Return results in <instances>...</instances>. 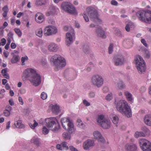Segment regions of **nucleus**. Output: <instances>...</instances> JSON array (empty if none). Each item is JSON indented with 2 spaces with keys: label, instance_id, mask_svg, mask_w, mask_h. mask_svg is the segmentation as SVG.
<instances>
[{
  "label": "nucleus",
  "instance_id": "nucleus-29",
  "mask_svg": "<svg viewBox=\"0 0 151 151\" xmlns=\"http://www.w3.org/2000/svg\"><path fill=\"white\" fill-rule=\"evenodd\" d=\"M93 135L95 139H98L100 137H101L102 135L100 132L96 131L93 132Z\"/></svg>",
  "mask_w": 151,
  "mask_h": 151
},
{
  "label": "nucleus",
  "instance_id": "nucleus-16",
  "mask_svg": "<svg viewBox=\"0 0 151 151\" xmlns=\"http://www.w3.org/2000/svg\"><path fill=\"white\" fill-rule=\"evenodd\" d=\"M74 35V32L73 33L68 32L66 34V44L68 46L72 43Z\"/></svg>",
  "mask_w": 151,
  "mask_h": 151
},
{
  "label": "nucleus",
  "instance_id": "nucleus-18",
  "mask_svg": "<svg viewBox=\"0 0 151 151\" xmlns=\"http://www.w3.org/2000/svg\"><path fill=\"white\" fill-rule=\"evenodd\" d=\"M138 51L140 52H144V56L145 58H148L150 56V53L149 51L143 46H140L138 48Z\"/></svg>",
  "mask_w": 151,
  "mask_h": 151
},
{
  "label": "nucleus",
  "instance_id": "nucleus-58",
  "mask_svg": "<svg viewBox=\"0 0 151 151\" xmlns=\"http://www.w3.org/2000/svg\"><path fill=\"white\" fill-rule=\"evenodd\" d=\"M1 40V45L3 46L5 44L6 42V39L5 38H2Z\"/></svg>",
  "mask_w": 151,
  "mask_h": 151
},
{
  "label": "nucleus",
  "instance_id": "nucleus-12",
  "mask_svg": "<svg viewBox=\"0 0 151 151\" xmlns=\"http://www.w3.org/2000/svg\"><path fill=\"white\" fill-rule=\"evenodd\" d=\"M140 147L143 151H151V143L148 141L141 139L139 140Z\"/></svg>",
  "mask_w": 151,
  "mask_h": 151
},
{
  "label": "nucleus",
  "instance_id": "nucleus-57",
  "mask_svg": "<svg viewBox=\"0 0 151 151\" xmlns=\"http://www.w3.org/2000/svg\"><path fill=\"white\" fill-rule=\"evenodd\" d=\"M18 101H19L20 104L22 105H23L24 104V102L21 97L19 96L18 98Z\"/></svg>",
  "mask_w": 151,
  "mask_h": 151
},
{
  "label": "nucleus",
  "instance_id": "nucleus-21",
  "mask_svg": "<svg viewBox=\"0 0 151 151\" xmlns=\"http://www.w3.org/2000/svg\"><path fill=\"white\" fill-rule=\"evenodd\" d=\"M58 49V46L54 43H51L48 46V50L50 52H56Z\"/></svg>",
  "mask_w": 151,
  "mask_h": 151
},
{
  "label": "nucleus",
  "instance_id": "nucleus-59",
  "mask_svg": "<svg viewBox=\"0 0 151 151\" xmlns=\"http://www.w3.org/2000/svg\"><path fill=\"white\" fill-rule=\"evenodd\" d=\"M4 55L6 58H7L9 55V53L7 51H4L3 53Z\"/></svg>",
  "mask_w": 151,
  "mask_h": 151
},
{
  "label": "nucleus",
  "instance_id": "nucleus-8",
  "mask_svg": "<svg viewBox=\"0 0 151 151\" xmlns=\"http://www.w3.org/2000/svg\"><path fill=\"white\" fill-rule=\"evenodd\" d=\"M61 122L63 128L70 133L75 131L74 125L68 118H64L61 119Z\"/></svg>",
  "mask_w": 151,
  "mask_h": 151
},
{
  "label": "nucleus",
  "instance_id": "nucleus-63",
  "mask_svg": "<svg viewBox=\"0 0 151 151\" xmlns=\"http://www.w3.org/2000/svg\"><path fill=\"white\" fill-rule=\"evenodd\" d=\"M13 34L11 32H9L8 34V36L10 38H13Z\"/></svg>",
  "mask_w": 151,
  "mask_h": 151
},
{
  "label": "nucleus",
  "instance_id": "nucleus-30",
  "mask_svg": "<svg viewBox=\"0 0 151 151\" xmlns=\"http://www.w3.org/2000/svg\"><path fill=\"white\" fill-rule=\"evenodd\" d=\"M31 142H33L37 147L40 146L41 144L39 140V139L38 138L35 137H33L31 139Z\"/></svg>",
  "mask_w": 151,
  "mask_h": 151
},
{
  "label": "nucleus",
  "instance_id": "nucleus-1",
  "mask_svg": "<svg viewBox=\"0 0 151 151\" xmlns=\"http://www.w3.org/2000/svg\"><path fill=\"white\" fill-rule=\"evenodd\" d=\"M23 73L32 85L37 86L40 84L41 78L40 76L34 69L27 68L24 71Z\"/></svg>",
  "mask_w": 151,
  "mask_h": 151
},
{
  "label": "nucleus",
  "instance_id": "nucleus-27",
  "mask_svg": "<svg viewBox=\"0 0 151 151\" xmlns=\"http://www.w3.org/2000/svg\"><path fill=\"white\" fill-rule=\"evenodd\" d=\"M8 69L5 68L2 69L1 71V73L3 76L5 78L8 79L9 78V76L7 73Z\"/></svg>",
  "mask_w": 151,
  "mask_h": 151
},
{
  "label": "nucleus",
  "instance_id": "nucleus-35",
  "mask_svg": "<svg viewBox=\"0 0 151 151\" xmlns=\"http://www.w3.org/2000/svg\"><path fill=\"white\" fill-rule=\"evenodd\" d=\"M19 60V58L18 56L14 55L12 58L11 62L12 63H17Z\"/></svg>",
  "mask_w": 151,
  "mask_h": 151
},
{
  "label": "nucleus",
  "instance_id": "nucleus-52",
  "mask_svg": "<svg viewBox=\"0 0 151 151\" xmlns=\"http://www.w3.org/2000/svg\"><path fill=\"white\" fill-rule=\"evenodd\" d=\"M10 111L5 110L4 112V115L6 116H9L10 114Z\"/></svg>",
  "mask_w": 151,
  "mask_h": 151
},
{
  "label": "nucleus",
  "instance_id": "nucleus-10",
  "mask_svg": "<svg viewBox=\"0 0 151 151\" xmlns=\"http://www.w3.org/2000/svg\"><path fill=\"white\" fill-rule=\"evenodd\" d=\"M62 8L68 13L73 14L77 15V13L75 7L70 3L64 2L61 4Z\"/></svg>",
  "mask_w": 151,
  "mask_h": 151
},
{
  "label": "nucleus",
  "instance_id": "nucleus-31",
  "mask_svg": "<svg viewBox=\"0 0 151 151\" xmlns=\"http://www.w3.org/2000/svg\"><path fill=\"white\" fill-rule=\"evenodd\" d=\"M14 124L17 128H22L24 127V125L22 124V122L20 120L17 121V123H15Z\"/></svg>",
  "mask_w": 151,
  "mask_h": 151
},
{
  "label": "nucleus",
  "instance_id": "nucleus-28",
  "mask_svg": "<svg viewBox=\"0 0 151 151\" xmlns=\"http://www.w3.org/2000/svg\"><path fill=\"white\" fill-rule=\"evenodd\" d=\"M52 111L55 114H57L60 111L59 106L56 105H53L52 107Z\"/></svg>",
  "mask_w": 151,
  "mask_h": 151
},
{
  "label": "nucleus",
  "instance_id": "nucleus-4",
  "mask_svg": "<svg viewBox=\"0 0 151 151\" xmlns=\"http://www.w3.org/2000/svg\"><path fill=\"white\" fill-rule=\"evenodd\" d=\"M136 15L140 21L147 23H151V10L139 11L137 12Z\"/></svg>",
  "mask_w": 151,
  "mask_h": 151
},
{
  "label": "nucleus",
  "instance_id": "nucleus-24",
  "mask_svg": "<svg viewBox=\"0 0 151 151\" xmlns=\"http://www.w3.org/2000/svg\"><path fill=\"white\" fill-rule=\"evenodd\" d=\"M111 120L113 123L117 127L119 125V117L115 115H114L111 118Z\"/></svg>",
  "mask_w": 151,
  "mask_h": 151
},
{
  "label": "nucleus",
  "instance_id": "nucleus-39",
  "mask_svg": "<svg viewBox=\"0 0 151 151\" xmlns=\"http://www.w3.org/2000/svg\"><path fill=\"white\" fill-rule=\"evenodd\" d=\"M63 138L67 140L70 139V135L67 132H64L63 134Z\"/></svg>",
  "mask_w": 151,
  "mask_h": 151
},
{
  "label": "nucleus",
  "instance_id": "nucleus-15",
  "mask_svg": "<svg viewBox=\"0 0 151 151\" xmlns=\"http://www.w3.org/2000/svg\"><path fill=\"white\" fill-rule=\"evenodd\" d=\"M95 144L94 141L93 140L89 139L85 141L83 144V147L86 150H88L91 147L95 146Z\"/></svg>",
  "mask_w": 151,
  "mask_h": 151
},
{
  "label": "nucleus",
  "instance_id": "nucleus-32",
  "mask_svg": "<svg viewBox=\"0 0 151 151\" xmlns=\"http://www.w3.org/2000/svg\"><path fill=\"white\" fill-rule=\"evenodd\" d=\"M124 94L128 101H131L132 100V95L129 92L125 91Z\"/></svg>",
  "mask_w": 151,
  "mask_h": 151
},
{
  "label": "nucleus",
  "instance_id": "nucleus-23",
  "mask_svg": "<svg viewBox=\"0 0 151 151\" xmlns=\"http://www.w3.org/2000/svg\"><path fill=\"white\" fill-rule=\"evenodd\" d=\"M116 86L120 89H124L125 88V85L124 82L120 80L115 83Z\"/></svg>",
  "mask_w": 151,
  "mask_h": 151
},
{
  "label": "nucleus",
  "instance_id": "nucleus-19",
  "mask_svg": "<svg viewBox=\"0 0 151 151\" xmlns=\"http://www.w3.org/2000/svg\"><path fill=\"white\" fill-rule=\"evenodd\" d=\"M96 32L98 37L102 38H105L106 36L105 33V32L102 28L99 27L96 30Z\"/></svg>",
  "mask_w": 151,
  "mask_h": 151
},
{
  "label": "nucleus",
  "instance_id": "nucleus-64",
  "mask_svg": "<svg viewBox=\"0 0 151 151\" xmlns=\"http://www.w3.org/2000/svg\"><path fill=\"white\" fill-rule=\"evenodd\" d=\"M11 47L12 49H14L16 47V45L14 43L12 42L11 44Z\"/></svg>",
  "mask_w": 151,
  "mask_h": 151
},
{
  "label": "nucleus",
  "instance_id": "nucleus-33",
  "mask_svg": "<svg viewBox=\"0 0 151 151\" xmlns=\"http://www.w3.org/2000/svg\"><path fill=\"white\" fill-rule=\"evenodd\" d=\"M36 35L37 36L41 37L42 36L43 31L42 28L37 29L35 31Z\"/></svg>",
  "mask_w": 151,
  "mask_h": 151
},
{
  "label": "nucleus",
  "instance_id": "nucleus-20",
  "mask_svg": "<svg viewBox=\"0 0 151 151\" xmlns=\"http://www.w3.org/2000/svg\"><path fill=\"white\" fill-rule=\"evenodd\" d=\"M125 149L128 151H135L137 149V145L133 143H128L125 146Z\"/></svg>",
  "mask_w": 151,
  "mask_h": 151
},
{
  "label": "nucleus",
  "instance_id": "nucleus-46",
  "mask_svg": "<svg viewBox=\"0 0 151 151\" xmlns=\"http://www.w3.org/2000/svg\"><path fill=\"white\" fill-rule=\"evenodd\" d=\"M41 97L43 100H45L47 98V95L45 93L43 92L41 95Z\"/></svg>",
  "mask_w": 151,
  "mask_h": 151
},
{
  "label": "nucleus",
  "instance_id": "nucleus-45",
  "mask_svg": "<svg viewBox=\"0 0 151 151\" xmlns=\"http://www.w3.org/2000/svg\"><path fill=\"white\" fill-rule=\"evenodd\" d=\"M115 33L116 35L119 37H121L122 36L121 32L120 30L118 29H116L115 31Z\"/></svg>",
  "mask_w": 151,
  "mask_h": 151
},
{
  "label": "nucleus",
  "instance_id": "nucleus-11",
  "mask_svg": "<svg viewBox=\"0 0 151 151\" xmlns=\"http://www.w3.org/2000/svg\"><path fill=\"white\" fill-rule=\"evenodd\" d=\"M87 11L89 17L93 21L98 22H101V19L99 17L95 9L92 7H88L87 9Z\"/></svg>",
  "mask_w": 151,
  "mask_h": 151
},
{
  "label": "nucleus",
  "instance_id": "nucleus-42",
  "mask_svg": "<svg viewBox=\"0 0 151 151\" xmlns=\"http://www.w3.org/2000/svg\"><path fill=\"white\" fill-rule=\"evenodd\" d=\"M42 129V133L45 135L47 134L48 133L49 130L45 127H44Z\"/></svg>",
  "mask_w": 151,
  "mask_h": 151
},
{
  "label": "nucleus",
  "instance_id": "nucleus-34",
  "mask_svg": "<svg viewBox=\"0 0 151 151\" xmlns=\"http://www.w3.org/2000/svg\"><path fill=\"white\" fill-rule=\"evenodd\" d=\"M133 26V23L131 22H129L127 23L125 27V29L126 31L127 32H129L130 31V28H132Z\"/></svg>",
  "mask_w": 151,
  "mask_h": 151
},
{
  "label": "nucleus",
  "instance_id": "nucleus-41",
  "mask_svg": "<svg viewBox=\"0 0 151 151\" xmlns=\"http://www.w3.org/2000/svg\"><path fill=\"white\" fill-rule=\"evenodd\" d=\"M97 140H98V141L100 143L102 144H105L106 143V141L104 138V137L102 136H101V137H100L99 139H98Z\"/></svg>",
  "mask_w": 151,
  "mask_h": 151
},
{
  "label": "nucleus",
  "instance_id": "nucleus-56",
  "mask_svg": "<svg viewBox=\"0 0 151 151\" xmlns=\"http://www.w3.org/2000/svg\"><path fill=\"white\" fill-rule=\"evenodd\" d=\"M83 104L86 106H88L90 105V103L88 102L87 100L84 99L83 100Z\"/></svg>",
  "mask_w": 151,
  "mask_h": 151
},
{
  "label": "nucleus",
  "instance_id": "nucleus-55",
  "mask_svg": "<svg viewBox=\"0 0 151 151\" xmlns=\"http://www.w3.org/2000/svg\"><path fill=\"white\" fill-rule=\"evenodd\" d=\"M2 10L4 12L7 13L9 11V9L7 6H4L2 8Z\"/></svg>",
  "mask_w": 151,
  "mask_h": 151
},
{
  "label": "nucleus",
  "instance_id": "nucleus-6",
  "mask_svg": "<svg viewBox=\"0 0 151 151\" xmlns=\"http://www.w3.org/2000/svg\"><path fill=\"white\" fill-rule=\"evenodd\" d=\"M135 61L137 68L140 74L144 73L146 70L145 63L141 56L136 55L135 57Z\"/></svg>",
  "mask_w": 151,
  "mask_h": 151
},
{
  "label": "nucleus",
  "instance_id": "nucleus-40",
  "mask_svg": "<svg viewBox=\"0 0 151 151\" xmlns=\"http://www.w3.org/2000/svg\"><path fill=\"white\" fill-rule=\"evenodd\" d=\"M34 123L33 124L30 123L29 125L30 127L32 129H34L35 127L38 125V123L36 122L35 120H33Z\"/></svg>",
  "mask_w": 151,
  "mask_h": 151
},
{
  "label": "nucleus",
  "instance_id": "nucleus-25",
  "mask_svg": "<svg viewBox=\"0 0 151 151\" xmlns=\"http://www.w3.org/2000/svg\"><path fill=\"white\" fill-rule=\"evenodd\" d=\"M77 126L78 127L82 129H84L86 126L80 119H78L77 121Z\"/></svg>",
  "mask_w": 151,
  "mask_h": 151
},
{
  "label": "nucleus",
  "instance_id": "nucleus-14",
  "mask_svg": "<svg viewBox=\"0 0 151 151\" xmlns=\"http://www.w3.org/2000/svg\"><path fill=\"white\" fill-rule=\"evenodd\" d=\"M114 65L116 66L123 65L125 62V59L122 55H118L115 56L114 58Z\"/></svg>",
  "mask_w": 151,
  "mask_h": 151
},
{
  "label": "nucleus",
  "instance_id": "nucleus-9",
  "mask_svg": "<svg viewBox=\"0 0 151 151\" xmlns=\"http://www.w3.org/2000/svg\"><path fill=\"white\" fill-rule=\"evenodd\" d=\"M104 79L101 76L98 74L93 76L91 78V83L94 86L99 88L103 84Z\"/></svg>",
  "mask_w": 151,
  "mask_h": 151
},
{
  "label": "nucleus",
  "instance_id": "nucleus-50",
  "mask_svg": "<svg viewBox=\"0 0 151 151\" xmlns=\"http://www.w3.org/2000/svg\"><path fill=\"white\" fill-rule=\"evenodd\" d=\"M14 30L15 32L20 37L21 36L22 33L19 29L15 28L14 29Z\"/></svg>",
  "mask_w": 151,
  "mask_h": 151
},
{
  "label": "nucleus",
  "instance_id": "nucleus-62",
  "mask_svg": "<svg viewBox=\"0 0 151 151\" xmlns=\"http://www.w3.org/2000/svg\"><path fill=\"white\" fill-rule=\"evenodd\" d=\"M5 110H7V111H10L12 110V107L9 105H7L6 107Z\"/></svg>",
  "mask_w": 151,
  "mask_h": 151
},
{
  "label": "nucleus",
  "instance_id": "nucleus-7",
  "mask_svg": "<svg viewBox=\"0 0 151 151\" xmlns=\"http://www.w3.org/2000/svg\"><path fill=\"white\" fill-rule=\"evenodd\" d=\"M96 120L98 124L103 129H107L110 128L111 125L110 120L106 118L104 115H98Z\"/></svg>",
  "mask_w": 151,
  "mask_h": 151
},
{
  "label": "nucleus",
  "instance_id": "nucleus-54",
  "mask_svg": "<svg viewBox=\"0 0 151 151\" xmlns=\"http://www.w3.org/2000/svg\"><path fill=\"white\" fill-rule=\"evenodd\" d=\"M141 42L145 47H148V44H147L146 41L144 39H141Z\"/></svg>",
  "mask_w": 151,
  "mask_h": 151
},
{
  "label": "nucleus",
  "instance_id": "nucleus-51",
  "mask_svg": "<svg viewBox=\"0 0 151 151\" xmlns=\"http://www.w3.org/2000/svg\"><path fill=\"white\" fill-rule=\"evenodd\" d=\"M28 59V58L27 56H25L24 57H22V59H21V61H22V65H24L25 64L24 63V62L27 60Z\"/></svg>",
  "mask_w": 151,
  "mask_h": 151
},
{
  "label": "nucleus",
  "instance_id": "nucleus-2",
  "mask_svg": "<svg viewBox=\"0 0 151 151\" xmlns=\"http://www.w3.org/2000/svg\"><path fill=\"white\" fill-rule=\"evenodd\" d=\"M117 110L122 115L130 117L132 116V111L127 102L124 100H121L116 104Z\"/></svg>",
  "mask_w": 151,
  "mask_h": 151
},
{
  "label": "nucleus",
  "instance_id": "nucleus-61",
  "mask_svg": "<svg viewBox=\"0 0 151 151\" xmlns=\"http://www.w3.org/2000/svg\"><path fill=\"white\" fill-rule=\"evenodd\" d=\"M111 4L113 5H117L118 4L117 2L115 0H112L111 1Z\"/></svg>",
  "mask_w": 151,
  "mask_h": 151
},
{
  "label": "nucleus",
  "instance_id": "nucleus-22",
  "mask_svg": "<svg viewBox=\"0 0 151 151\" xmlns=\"http://www.w3.org/2000/svg\"><path fill=\"white\" fill-rule=\"evenodd\" d=\"M145 124L149 126H151V114L146 115L144 118Z\"/></svg>",
  "mask_w": 151,
  "mask_h": 151
},
{
  "label": "nucleus",
  "instance_id": "nucleus-47",
  "mask_svg": "<svg viewBox=\"0 0 151 151\" xmlns=\"http://www.w3.org/2000/svg\"><path fill=\"white\" fill-rule=\"evenodd\" d=\"M50 11L51 12L52 14H54L57 10V8L55 7H52L50 8Z\"/></svg>",
  "mask_w": 151,
  "mask_h": 151
},
{
  "label": "nucleus",
  "instance_id": "nucleus-17",
  "mask_svg": "<svg viewBox=\"0 0 151 151\" xmlns=\"http://www.w3.org/2000/svg\"><path fill=\"white\" fill-rule=\"evenodd\" d=\"M35 19L37 23H41L45 21V16L42 14L38 12L35 15Z\"/></svg>",
  "mask_w": 151,
  "mask_h": 151
},
{
  "label": "nucleus",
  "instance_id": "nucleus-5",
  "mask_svg": "<svg viewBox=\"0 0 151 151\" xmlns=\"http://www.w3.org/2000/svg\"><path fill=\"white\" fill-rule=\"evenodd\" d=\"M45 122L47 127L53 132H57L60 129V125L55 118H46Z\"/></svg>",
  "mask_w": 151,
  "mask_h": 151
},
{
  "label": "nucleus",
  "instance_id": "nucleus-37",
  "mask_svg": "<svg viewBox=\"0 0 151 151\" xmlns=\"http://www.w3.org/2000/svg\"><path fill=\"white\" fill-rule=\"evenodd\" d=\"M64 29L65 31H68L70 32L73 33L74 32V29L71 27L68 26H65L64 27Z\"/></svg>",
  "mask_w": 151,
  "mask_h": 151
},
{
  "label": "nucleus",
  "instance_id": "nucleus-53",
  "mask_svg": "<svg viewBox=\"0 0 151 151\" xmlns=\"http://www.w3.org/2000/svg\"><path fill=\"white\" fill-rule=\"evenodd\" d=\"M89 95L90 97L91 98H94L96 96L95 92L92 91L90 92Z\"/></svg>",
  "mask_w": 151,
  "mask_h": 151
},
{
  "label": "nucleus",
  "instance_id": "nucleus-49",
  "mask_svg": "<svg viewBox=\"0 0 151 151\" xmlns=\"http://www.w3.org/2000/svg\"><path fill=\"white\" fill-rule=\"evenodd\" d=\"M142 131L145 133L146 135L149 134H150L149 130L146 127H143L142 128Z\"/></svg>",
  "mask_w": 151,
  "mask_h": 151
},
{
  "label": "nucleus",
  "instance_id": "nucleus-26",
  "mask_svg": "<svg viewBox=\"0 0 151 151\" xmlns=\"http://www.w3.org/2000/svg\"><path fill=\"white\" fill-rule=\"evenodd\" d=\"M83 50L84 52L86 54H88L90 53L89 46L87 44H85L83 45Z\"/></svg>",
  "mask_w": 151,
  "mask_h": 151
},
{
  "label": "nucleus",
  "instance_id": "nucleus-48",
  "mask_svg": "<svg viewBox=\"0 0 151 151\" xmlns=\"http://www.w3.org/2000/svg\"><path fill=\"white\" fill-rule=\"evenodd\" d=\"M113 98L112 95L111 93L108 94L106 97V99L107 101H110Z\"/></svg>",
  "mask_w": 151,
  "mask_h": 151
},
{
  "label": "nucleus",
  "instance_id": "nucleus-38",
  "mask_svg": "<svg viewBox=\"0 0 151 151\" xmlns=\"http://www.w3.org/2000/svg\"><path fill=\"white\" fill-rule=\"evenodd\" d=\"M45 3V0H37L35 4L37 6H41L44 4Z\"/></svg>",
  "mask_w": 151,
  "mask_h": 151
},
{
  "label": "nucleus",
  "instance_id": "nucleus-60",
  "mask_svg": "<svg viewBox=\"0 0 151 151\" xmlns=\"http://www.w3.org/2000/svg\"><path fill=\"white\" fill-rule=\"evenodd\" d=\"M83 17L86 22H88L89 21L87 15L85 14H84L83 15Z\"/></svg>",
  "mask_w": 151,
  "mask_h": 151
},
{
  "label": "nucleus",
  "instance_id": "nucleus-44",
  "mask_svg": "<svg viewBox=\"0 0 151 151\" xmlns=\"http://www.w3.org/2000/svg\"><path fill=\"white\" fill-rule=\"evenodd\" d=\"M114 45L112 44H111L109 47V54H111L113 51Z\"/></svg>",
  "mask_w": 151,
  "mask_h": 151
},
{
  "label": "nucleus",
  "instance_id": "nucleus-3",
  "mask_svg": "<svg viewBox=\"0 0 151 151\" xmlns=\"http://www.w3.org/2000/svg\"><path fill=\"white\" fill-rule=\"evenodd\" d=\"M50 61L53 64L56 71L61 69L66 65L65 59L59 55H54L51 58Z\"/></svg>",
  "mask_w": 151,
  "mask_h": 151
},
{
  "label": "nucleus",
  "instance_id": "nucleus-13",
  "mask_svg": "<svg viewBox=\"0 0 151 151\" xmlns=\"http://www.w3.org/2000/svg\"><path fill=\"white\" fill-rule=\"evenodd\" d=\"M57 32L58 29L56 27L54 26L49 25L45 28L44 33L46 36H49L56 34Z\"/></svg>",
  "mask_w": 151,
  "mask_h": 151
},
{
  "label": "nucleus",
  "instance_id": "nucleus-43",
  "mask_svg": "<svg viewBox=\"0 0 151 151\" xmlns=\"http://www.w3.org/2000/svg\"><path fill=\"white\" fill-rule=\"evenodd\" d=\"M67 143L66 142H63L61 143L62 146L66 150L69 149L67 145Z\"/></svg>",
  "mask_w": 151,
  "mask_h": 151
},
{
  "label": "nucleus",
  "instance_id": "nucleus-36",
  "mask_svg": "<svg viewBox=\"0 0 151 151\" xmlns=\"http://www.w3.org/2000/svg\"><path fill=\"white\" fill-rule=\"evenodd\" d=\"M145 134L142 132H136L134 134V136L136 138H138L139 137H145Z\"/></svg>",
  "mask_w": 151,
  "mask_h": 151
}]
</instances>
